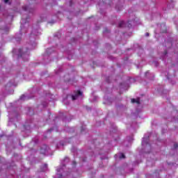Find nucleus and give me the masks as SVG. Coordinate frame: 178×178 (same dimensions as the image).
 I'll list each match as a JSON object with an SVG mask.
<instances>
[{"label":"nucleus","mask_w":178,"mask_h":178,"mask_svg":"<svg viewBox=\"0 0 178 178\" xmlns=\"http://www.w3.org/2000/svg\"><path fill=\"white\" fill-rule=\"evenodd\" d=\"M13 54L15 56H17V58H22L23 60L27 62L29 60V58L30 56V53H29V50L25 49H14L13 50Z\"/></svg>","instance_id":"nucleus-1"},{"label":"nucleus","mask_w":178,"mask_h":178,"mask_svg":"<svg viewBox=\"0 0 178 178\" xmlns=\"http://www.w3.org/2000/svg\"><path fill=\"white\" fill-rule=\"evenodd\" d=\"M41 33L40 31H38V29H33L31 33L29 38V49H34L35 47H37V42H35V38L37 36L40 35Z\"/></svg>","instance_id":"nucleus-2"},{"label":"nucleus","mask_w":178,"mask_h":178,"mask_svg":"<svg viewBox=\"0 0 178 178\" xmlns=\"http://www.w3.org/2000/svg\"><path fill=\"white\" fill-rule=\"evenodd\" d=\"M149 137H151V136H145L142 140L143 149L146 154L151 152V144L149 143Z\"/></svg>","instance_id":"nucleus-3"},{"label":"nucleus","mask_w":178,"mask_h":178,"mask_svg":"<svg viewBox=\"0 0 178 178\" xmlns=\"http://www.w3.org/2000/svg\"><path fill=\"white\" fill-rule=\"evenodd\" d=\"M54 52V49L51 48L47 49L44 56H43V60L44 65H48L49 62H51V59H49V55Z\"/></svg>","instance_id":"nucleus-4"},{"label":"nucleus","mask_w":178,"mask_h":178,"mask_svg":"<svg viewBox=\"0 0 178 178\" xmlns=\"http://www.w3.org/2000/svg\"><path fill=\"white\" fill-rule=\"evenodd\" d=\"M56 170L57 173L54 178H63L66 177V176H69V173L66 174V172L63 171V168H58Z\"/></svg>","instance_id":"nucleus-5"},{"label":"nucleus","mask_w":178,"mask_h":178,"mask_svg":"<svg viewBox=\"0 0 178 178\" xmlns=\"http://www.w3.org/2000/svg\"><path fill=\"white\" fill-rule=\"evenodd\" d=\"M30 19V16L23 15L21 20V30L24 29V26L29 23V20Z\"/></svg>","instance_id":"nucleus-6"},{"label":"nucleus","mask_w":178,"mask_h":178,"mask_svg":"<svg viewBox=\"0 0 178 178\" xmlns=\"http://www.w3.org/2000/svg\"><path fill=\"white\" fill-rule=\"evenodd\" d=\"M48 152H49V147L47 145H43L40 147V154L42 155H48Z\"/></svg>","instance_id":"nucleus-7"},{"label":"nucleus","mask_w":178,"mask_h":178,"mask_svg":"<svg viewBox=\"0 0 178 178\" xmlns=\"http://www.w3.org/2000/svg\"><path fill=\"white\" fill-rule=\"evenodd\" d=\"M3 16V17H8L9 16V14L8 13V10L5 8H2L1 6H0V17Z\"/></svg>","instance_id":"nucleus-8"},{"label":"nucleus","mask_w":178,"mask_h":178,"mask_svg":"<svg viewBox=\"0 0 178 178\" xmlns=\"http://www.w3.org/2000/svg\"><path fill=\"white\" fill-rule=\"evenodd\" d=\"M22 10H24V12H26L29 13H33V12H34V8L30 7V6H23Z\"/></svg>","instance_id":"nucleus-9"},{"label":"nucleus","mask_w":178,"mask_h":178,"mask_svg":"<svg viewBox=\"0 0 178 178\" xmlns=\"http://www.w3.org/2000/svg\"><path fill=\"white\" fill-rule=\"evenodd\" d=\"M81 95H83V92H81L80 90H77V92H76V94L74 95L71 96V98H72V101H76V99H77V98H79V97H81Z\"/></svg>","instance_id":"nucleus-10"},{"label":"nucleus","mask_w":178,"mask_h":178,"mask_svg":"<svg viewBox=\"0 0 178 178\" xmlns=\"http://www.w3.org/2000/svg\"><path fill=\"white\" fill-rule=\"evenodd\" d=\"M1 34H8L9 33V27L8 26H2L1 29Z\"/></svg>","instance_id":"nucleus-11"},{"label":"nucleus","mask_w":178,"mask_h":178,"mask_svg":"<svg viewBox=\"0 0 178 178\" xmlns=\"http://www.w3.org/2000/svg\"><path fill=\"white\" fill-rule=\"evenodd\" d=\"M145 77H147L149 80H154V77H155V75H154V74H150L149 71H147L145 72Z\"/></svg>","instance_id":"nucleus-12"},{"label":"nucleus","mask_w":178,"mask_h":178,"mask_svg":"<svg viewBox=\"0 0 178 178\" xmlns=\"http://www.w3.org/2000/svg\"><path fill=\"white\" fill-rule=\"evenodd\" d=\"M15 40L17 42H20V41H22V31H19V33L15 35Z\"/></svg>","instance_id":"nucleus-13"},{"label":"nucleus","mask_w":178,"mask_h":178,"mask_svg":"<svg viewBox=\"0 0 178 178\" xmlns=\"http://www.w3.org/2000/svg\"><path fill=\"white\" fill-rule=\"evenodd\" d=\"M48 170V164H44L40 167V172H47Z\"/></svg>","instance_id":"nucleus-14"},{"label":"nucleus","mask_w":178,"mask_h":178,"mask_svg":"<svg viewBox=\"0 0 178 178\" xmlns=\"http://www.w3.org/2000/svg\"><path fill=\"white\" fill-rule=\"evenodd\" d=\"M69 161H70V159L67 157H65L64 159V160L62 161V165H63V168H65V166H66V163H69Z\"/></svg>","instance_id":"nucleus-15"},{"label":"nucleus","mask_w":178,"mask_h":178,"mask_svg":"<svg viewBox=\"0 0 178 178\" xmlns=\"http://www.w3.org/2000/svg\"><path fill=\"white\" fill-rule=\"evenodd\" d=\"M170 3L167 5L168 9H173L175 8V3H173V0H170Z\"/></svg>","instance_id":"nucleus-16"},{"label":"nucleus","mask_w":178,"mask_h":178,"mask_svg":"<svg viewBox=\"0 0 178 178\" xmlns=\"http://www.w3.org/2000/svg\"><path fill=\"white\" fill-rule=\"evenodd\" d=\"M104 99L106 100L107 105H111V104L113 102V100H112V99L108 98L106 96L104 97Z\"/></svg>","instance_id":"nucleus-17"},{"label":"nucleus","mask_w":178,"mask_h":178,"mask_svg":"<svg viewBox=\"0 0 178 178\" xmlns=\"http://www.w3.org/2000/svg\"><path fill=\"white\" fill-rule=\"evenodd\" d=\"M115 9H116V10H118V12H120V10H122V9H123V6L117 4L115 6Z\"/></svg>","instance_id":"nucleus-18"},{"label":"nucleus","mask_w":178,"mask_h":178,"mask_svg":"<svg viewBox=\"0 0 178 178\" xmlns=\"http://www.w3.org/2000/svg\"><path fill=\"white\" fill-rule=\"evenodd\" d=\"M131 102L132 104H138V105H140V98L138 99H131Z\"/></svg>","instance_id":"nucleus-19"},{"label":"nucleus","mask_w":178,"mask_h":178,"mask_svg":"<svg viewBox=\"0 0 178 178\" xmlns=\"http://www.w3.org/2000/svg\"><path fill=\"white\" fill-rule=\"evenodd\" d=\"M65 130L66 131H68V133H74L75 129L74 127H67Z\"/></svg>","instance_id":"nucleus-20"},{"label":"nucleus","mask_w":178,"mask_h":178,"mask_svg":"<svg viewBox=\"0 0 178 178\" xmlns=\"http://www.w3.org/2000/svg\"><path fill=\"white\" fill-rule=\"evenodd\" d=\"M19 99H20L21 101H26V99H29V97H27V96H26V95H22L20 97Z\"/></svg>","instance_id":"nucleus-21"},{"label":"nucleus","mask_w":178,"mask_h":178,"mask_svg":"<svg viewBox=\"0 0 178 178\" xmlns=\"http://www.w3.org/2000/svg\"><path fill=\"white\" fill-rule=\"evenodd\" d=\"M161 33H166V26L165 24L161 25Z\"/></svg>","instance_id":"nucleus-22"},{"label":"nucleus","mask_w":178,"mask_h":178,"mask_svg":"<svg viewBox=\"0 0 178 178\" xmlns=\"http://www.w3.org/2000/svg\"><path fill=\"white\" fill-rule=\"evenodd\" d=\"M25 130H28L29 131H30L31 129V125H29V124H26L24 126Z\"/></svg>","instance_id":"nucleus-23"},{"label":"nucleus","mask_w":178,"mask_h":178,"mask_svg":"<svg viewBox=\"0 0 178 178\" xmlns=\"http://www.w3.org/2000/svg\"><path fill=\"white\" fill-rule=\"evenodd\" d=\"M63 145H65V143H63V141H61L59 144L56 145V148L59 149L60 148V147H63Z\"/></svg>","instance_id":"nucleus-24"},{"label":"nucleus","mask_w":178,"mask_h":178,"mask_svg":"<svg viewBox=\"0 0 178 178\" xmlns=\"http://www.w3.org/2000/svg\"><path fill=\"white\" fill-rule=\"evenodd\" d=\"M124 26H126V24L124 23V21H122L119 23L118 24V27H124Z\"/></svg>","instance_id":"nucleus-25"},{"label":"nucleus","mask_w":178,"mask_h":178,"mask_svg":"<svg viewBox=\"0 0 178 178\" xmlns=\"http://www.w3.org/2000/svg\"><path fill=\"white\" fill-rule=\"evenodd\" d=\"M28 115H29V116H33V115H34V111H33V108H29Z\"/></svg>","instance_id":"nucleus-26"},{"label":"nucleus","mask_w":178,"mask_h":178,"mask_svg":"<svg viewBox=\"0 0 178 178\" xmlns=\"http://www.w3.org/2000/svg\"><path fill=\"white\" fill-rule=\"evenodd\" d=\"M104 34H109L111 33V30H109L108 28H105L103 31Z\"/></svg>","instance_id":"nucleus-27"},{"label":"nucleus","mask_w":178,"mask_h":178,"mask_svg":"<svg viewBox=\"0 0 178 178\" xmlns=\"http://www.w3.org/2000/svg\"><path fill=\"white\" fill-rule=\"evenodd\" d=\"M85 131H87V128L86 127V126H82L81 127V133H84Z\"/></svg>","instance_id":"nucleus-28"},{"label":"nucleus","mask_w":178,"mask_h":178,"mask_svg":"<svg viewBox=\"0 0 178 178\" xmlns=\"http://www.w3.org/2000/svg\"><path fill=\"white\" fill-rule=\"evenodd\" d=\"M3 2L6 5H11L12 4V1H10V0H3Z\"/></svg>","instance_id":"nucleus-29"},{"label":"nucleus","mask_w":178,"mask_h":178,"mask_svg":"<svg viewBox=\"0 0 178 178\" xmlns=\"http://www.w3.org/2000/svg\"><path fill=\"white\" fill-rule=\"evenodd\" d=\"M152 65L153 66H155L156 67H158V66H159V63H158V61H153L152 62Z\"/></svg>","instance_id":"nucleus-30"},{"label":"nucleus","mask_w":178,"mask_h":178,"mask_svg":"<svg viewBox=\"0 0 178 178\" xmlns=\"http://www.w3.org/2000/svg\"><path fill=\"white\" fill-rule=\"evenodd\" d=\"M164 74L167 77L168 80H169L172 76V75H170V72H167V74H166V73H165Z\"/></svg>","instance_id":"nucleus-31"},{"label":"nucleus","mask_w":178,"mask_h":178,"mask_svg":"<svg viewBox=\"0 0 178 178\" xmlns=\"http://www.w3.org/2000/svg\"><path fill=\"white\" fill-rule=\"evenodd\" d=\"M42 105L43 108H47V106H48V102H43L42 103Z\"/></svg>","instance_id":"nucleus-32"},{"label":"nucleus","mask_w":178,"mask_h":178,"mask_svg":"<svg viewBox=\"0 0 178 178\" xmlns=\"http://www.w3.org/2000/svg\"><path fill=\"white\" fill-rule=\"evenodd\" d=\"M120 159H123L124 158H126V156H124V154H123L122 153H121L119 156Z\"/></svg>","instance_id":"nucleus-33"},{"label":"nucleus","mask_w":178,"mask_h":178,"mask_svg":"<svg viewBox=\"0 0 178 178\" xmlns=\"http://www.w3.org/2000/svg\"><path fill=\"white\" fill-rule=\"evenodd\" d=\"M177 148H178V144L177 143H175L172 149H176Z\"/></svg>","instance_id":"nucleus-34"},{"label":"nucleus","mask_w":178,"mask_h":178,"mask_svg":"<svg viewBox=\"0 0 178 178\" xmlns=\"http://www.w3.org/2000/svg\"><path fill=\"white\" fill-rule=\"evenodd\" d=\"M63 103L65 104V105H69V102H67V99H63Z\"/></svg>","instance_id":"nucleus-35"},{"label":"nucleus","mask_w":178,"mask_h":178,"mask_svg":"<svg viewBox=\"0 0 178 178\" xmlns=\"http://www.w3.org/2000/svg\"><path fill=\"white\" fill-rule=\"evenodd\" d=\"M50 24H54V23H56V20L51 19V21L48 22Z\"/></svg>","instance_id":"nucleus-36"},{"label":"nucleus","mask_w":178,"mask_h":178,"mask_svg":"<svg viewBox=\"0 0 178 178\" xmlns=\"http://www.w3.org/2000/svg\"><path fill=\"white\" fill-rule=\"evenodd\" d=\"M54 37H56L57 38H60V33H57L54 35Z\"/></svg>","instance_id":"nucleus-37"},{"label":"nucleus","mask_w":178,"mask_h":178,"mask_svg":"<svg viewBox=\"0 0 178 178\" xmlns=\"http://www.w3.org/2000/svg\"><path fill=\"white\" fill-rule=\"evenodd\" d=\"M54 130H55V129L50 128L49 129L47 130V133H51V131H54Z\"/></svg>","instance_id":"nucleus-38"},{"label":"nucleus","mask_w":178,"mask_h":178,"mask_svg":"<svg viewBox=\"0 0 178 178\" xmlns=\"http://www.w3.org/2000/svg\"><path fill=\"white\" fill-rule=\"evenodd\" d=\"M77 152V149L76 147H73L72 148V152Z\"/></svg>","instance_id":"nucleus-39"},{"label":"nucleus","mask_w":178,"mask_h":178,"mask_svg":"<svg viewBox=\"0 0 178 178\" xmlns=\"http://www.w3.org/2000/svg\"><path fill=\"white\" fill-rule=\"evenodd\" d=\"M57 120H59V117H56L55 119L54 120V124L55 123H56Z\"/></svg>","instance_id":"nucleus-40"},{"label":"nucleus","mask_w":178,"mask_h":178,"mask_svg":"<svg viewBox=\"0 0 178 178\" xmlns=\"http://www.w3.org/2000/svg\"><path fill=\"white\" fill-rule=\"evenodd\" d=\"M33 141H34L35 144H38V138H35L33 140Z\"/></svg>","instance_id":"nucleus-41"},{"label":"nucleus","mask_w":178,"mask_h":178,"mask_svg":"<svg viewBox=\"0 0 178 178\" xmlns=\"http://www.w3.org/2000/svg\"><path fill=\"white\" fill-rule=\"evenodd\" d=\"M72 168H76V161H72Z\"/></svg>","instance_id":"nucleus-42"},{"label":"nucleus","mask_w":178,"mask_h":178,"mask_svg":"<svg viewBox=\"0 0 178 178\" xmlns=\"http://www.w3.org/2000/svg\"><path fill=\"white\" fill-rule=\"evenodd\" d=\"M127 26L129 28L131 27V24L130 23V21L128 22Z\"/></svg>","instance_id":"nucleus-43"},{"label":"nucleus","mask_w":178,"mask_h":178,"mask_svg":"<svg viewBox=\"0 0 178 178\" xmlns=\"http://www.w3.org/2000/svg\"><path fill=\"white\" fill-rule=\"evenodd\" d=\"M166 55H168V51H165L164 54H163V56L165 58V56H166Z\"/></svg>","instance_id":"nucleus-44"},{"label":"nucleus","mask_w":178,"mask_h":178,"mask_svg":"<svg viewBox=\"0 0 178 178\" xmlns=\"http://www.w3.org/2000/svg\"><path fill=\"white\" fill-rule=\"evenodd\" d=\"M145 36H146V37H149V33H145Z\"/></svg>","instance_id":"nucleus-45"},{"label":"nucleus","mask_w":178,"mask_h":178,"mask_svg":"<svg viewBox=\"0 0 178 178\" xmlns=\"http://www.w3.org/2000/svg\"><path fill=\"white\" fill-rule=\"evenodd\" d=\"M106 81L107 83H110V81H109V77L106 78Z\"/></svg>","instance_id":"nucleus-46"},{"label":"nucleus","mask_w":178,"mask_h":178,"mask_svg":"<svg viewBox=\"0 0 178 178\" xmlns=\"http://www.w3.org/2000/svg\"><path fill=\"white\" fill-rule=\"evenodd\" d=\"M73 0H70V6H72V2Z\"/></svg>","instance_id":"nucleus-47"},{"label":"nucleus","mask_w":178,"mask_h":178,"mask_svg":"<svg viewBox=\"0 0 178 178\" xmlns=\"http://www.w3.org/2000/svg\"><path fill=\"white\" fill-rule=\"evenodd\" d=\"M63 120V122H67V120H66V117H65Z\"/></svg>","instance_id":"nucleus-48"},{"label":"nucleus","mask_w":178,"mask_h":178,"mask_svg":"<svg viewBox=\"0 0 178 178\" xmlns=\"http://www.w3.org/2000/svg\"><path fill=\"white\" fill-rule=\"evenodd\" d=\"M82 162H86V158H82Z\"/></svg>","instance_id":"nucleus-49"},{"label":"nucleus","mask_w":178,"mask_h":178,"mask_svg":"<svg viewBox=\"0 0 178 178\" xmlns=\"http://www.w3.org/2000/svg\"><path fill=\"white\" fill-rule=\"evenodd\" d=\"M97 98H98V97H95V101L97 100Z\"/></svg>","instance_id":"nucleus-50"},{"label":"nucleus","mask_w":178,"mask_h":178,"mask_svg":"<svg viewBox=\"0 0 178 178\" xmlns=\"http://www.w3.org/2000/svg\"><path fill=\"white\" fill-rule=\"evenodd\" d=\"M135 163H136L137 165H138V161L135 162Z\"/></svg>","instance_id":"nucleus-51"},{"label":"nucleus","mask_w":178,"mask_h":178,"mask_svg":"<svg viewBox=\"0 0 178 178\" xmlns=\"http://www.w3.org/2000/svg\"><path fill=\"white\" fill-rule=\"evenodd\" d=\"M69 97H70V95H67V98H69Z\"/></svg>","instance_id":"nucleus-52"},{"label":"nucleus","mask_w":178,"mask_h":178,"mask_svg":"<svg viewBox=\"0 0 178 178\" xmlns=\"http://www.w3.org/2000/svg\"><path fill=\"white\" fill-rule=\"evenodd\" d=\"M19 145H22V143L19 142Z\"/></svg>","instance_id":"nucleus-53"},{"label":"nucleus","mask_w":178,"mask_h":178,"mask_svg":"<svg viewBox=\"0 0 178 178\" xmlns=\"http://www.w3.org/2000/svg\"><path fill=\"white\" fill-rule=\"evenodd\" d=\"M56 131H58V129H56Z\"/></svg>","instance_id":"nucleus-54"},{"label":"nucleus","mask_w":178,"mask_h":178,"mask_svg":"<svg viewBox=\"0 0 178 178\" xmlns=\"http://www.w3.org/2000/svg\"><path fill=\"white\" fill-rule=\"evenodd\" d=\"M60 72H61L62 70L60 69H59Z\"/></svg>","instance_id":"nucleus-55"},{"label":"nucleus","mask_w":178,"mask_h":178,"mask_svg":"<svg viewBox=\"0 0 178 178\" xmlns=\"http://www.w3.org/2000/svg\"><path fill=\"white\" fill-rule=\"evenodd\" d=\"M122 84H121V88H122Z\"/></svg>","instance_id":"nucleus-56"},{"label":"nucleus","mask_w":178,"mask_h":178,"mask_svg":"<svg viewBox=\"0 0 178 178\" xmlns=\"http://www.w3.org/2000/svg\"><path fill=\"white\" fill-rule=\"evenodd\" d=\"M156 176H158V174H156Z\"/></svg>","instance_id":"nucleus-57"},{"label":"nucleus","mask_w":178,"mask_h":178,"mask_svg":"<svg viewBox=\"0 0 178 178\" xmlns=\"http://www.w3.org/2000/svg\"><path fill=\"white\" fill-rule=\"evenodd\" d=\"M156 178H159V176H158Z\"/></svg>","instance_id":"nucleus-58"},{"label":"nucleus","mask_w":178,"mask_h":178,"mask_svg":"<svg viewBox=\"0 0 178 178\" xmlns=\"http://www.w3.org/2000/svg\"><path fill=\"white\" fill-rule=\"evenodd\" d=\"M168 44H171V43H170V42H168Z\"/></svg>","instance_id":"nucleus-59"}]
</instances>
